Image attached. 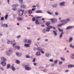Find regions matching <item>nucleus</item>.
I'll return each mask as SVG.
<instances>
[{
	"mask_svg": "<svg viewBox=\"0 0 74 74\" xmlns=\"http://www.w3.org/2000/svg\"><path fill=\"white\" fill-rule=\"evenodd\" d=\"M69 21H70V19L69 18H68L66 19V20H61V22H62L64 23L58 25V26H59V27H60V26H62V25H65V24H66V23H67V22H69Z\"/></svg>",
	"mask_w": 74,
	"mask_h": 74,
	"instance_id": "obj_1",
	"label": "nucleus"
},
{
	"mask_svg": "<svg viewBox=\"0 0 74 74\" xmlns=\"http://www.w3.org/2000/svg\"><path fill=\"white\" fill-rule=\"evenodd\" d=\"M25 70H27V71H29L31 70V68L30 67H29L28 65H25Z\"/></svg>",
	"mask_w": 74,
	"mask_h": 74,
	"instance_id": "obj_2",
	"label": "nucleus"
},
{
	"mask_svg": "<svg viewBox=\"0 0 74 74\" xmlns=\"http://www.w3.org/2000/svg\"><path fill=\"white\" fill-rule=\"evenodd\" d=\"M24 10H20L19 11V15L20 16H22V15H23V12Z\"/></svg>",
	"mask_w": 74,
	"mask_h": 74,
	"instance_id": "obj_3",
	"label": "nucleus"
},
{
	"mask_svg": "<svg viewBox=\"0 0 74 74\" xmlns=\"http://www.w3.org/2000/svg\"><path fill=\"white\" fill-rule=\"evenodd\" d=\"M16 55L18 57H20V56H22V53H21L16 52Z\"/></svg>",
	"mask_w": 74,
	"mask_h": 74,
	"instance_id": "obj_4",
	"label": "nucleus"
},
{
	"mask_svg": "<svg viewBox=\"0 0 74 74\" xmlns=\"http://www.w3.org/2000/svg\"><path fill=\"white\" fill-rule=\"evenodd\" d=\"M12 52V50H9V51H7L6 53L7 55L8 56H10L11 55V52Z\"/></svg>",
	"mask_w": 74,
	"mask_h": 74,
	"instance_id": "obj_5",
	"label": "nucleus"
},
{
	"mask_svg": "<svg viewBox=\"0 0 74 74\" xmlns=\"http://www.w3.org/2000/svg\"><path fill=\"white\" fill-rule=\"evenodd\" d=\"M14 42H15V40L13 39L11 40V44H12L13 47H14V45L15 44V43H14Z\"/></svg>",
	"mask_w": 74,
	"mask_h": 74,
	"instance_id": "obj_6",
	"label": "nucleus"
},
{
	"mask_svg": "<svg viewBox=\"0 0 74 74\" xmlns=\"http://www.w3.org/2000/svg\"><path fill=\"white\" fill-rule=\"evenodd\" d=\"M50 21H51V23H55V22L56 21V19L55 18H51L50 19Z\"/></svg>",
	"mask_w": 74,
	"mask_h": 74,
	"instance_id": "obj_7",
	"label": "nucleus"
},
{
	"mask_svg": "<svg viewBox=\"0 0 74 74\" xmlns=\"http://www.w3.org/2000/svg\"><path fill=\"white\" fill-rule=\"evenodd\" d=\"M5 62L2 61L1 62V64L3 66H5L6 65V62Z\"/></svg>",
	"mask_w": 74,
	"mask_h": 74,
	"instance_id": "obj_8",
	"label": "nucleus"
},
{
	"mask_svg": "<svg viewBox=\"0 0 74 74\" xmlns=\"http://www.w3.org/2000/svg\"><path fill=\"white\" fill-rule=\"evenodd\" d=\"M1 60L2 61H4V62H6V61H7V59L4 58V57H2L1 58Z\"/></svg>",
	"mask_w": 74,
	"mask_h": 74,
	"instance_id": "obj_9",
	"label": "nucleus"
},
{
	"mask_svg": "<svg viewBox=\"0 0 74 74\" xmlns=\"http://www.w3.org/2000/svg\"><path fill=\"white\" fill-rule=\"evenodd\" d=\"M10 68L12 70V71H15V68L13 66H11Z\"/></svg>",
	"mask_w": 74,
	"mask_h": 74,
	"instance_id": "obj_10",
	"label": "nucleus"
},
{
	"mask_svg": "<svg viewBox=\"0 0 74 74\" xmlns=\"http://www.w3.org/2000/svg\"><path fill=\"white\" fill-rule=\"evenodd\" d=\"M17 18L18 21H22V20H23V18L19 17H17Z\"/></svg>",
	"mask_w": 74,
	"mask_h": 74,
	"instance_id": "obj_11",
	"label": "nucleus"
},
{
	"mask_svg": "<svg viewBox=\"0 0 74 74\" xmlns=\"http://www.w3.org/2000/svg\"><path fill=\"white\" fill-rule=\"evenodd\" d=\"M36 56H40V55H41L40 52L39 51H38L36 53Z\"/></svg>",
	"mask_w": 74,
	"mask_h": 74,
	"instance_id": "obj_12",
	"label": "nucleus"
},
{
	"mask_svg": "<svg viewBox=\"0 0 74 74\" xmlns=\"http://www.w3.org/2000/svg\"><path fill=\"white\" fill-rule=\"evenodd\" d=\"M2 26H3V27H8V25L5 24H2Z\"/></svg>",
	"mask_w": 74,
	"mask_h": 74,
	"instance_id": "obj_13",
	"label": "nucleus"
},
{
	"mask_svg": "<svg viewBox=\"0 0 74 74\" xmlns=\"http://www.w3.org/2000/svg\"><path fill=\"white\" fill-rule=\"evenodd\" d=\"M48 28H49V29H55V28L54 27H52V26L50 25L48 27Z\"/></svg>",
	"mask_w": 74,
	"mask_h": 74,
	"instance_id": "obj_14",
	"label": "nucleus"
},
{
	"mask_svg": "<svg viewBox=\"0 0 74 74\" xmlns=\"http://www.w3.org/2000/svg\"><path fill=\"white\" fill-rule=\"evenodd\" d=\"M27 12L29 14H32V12H33L32 10H27Z\"/></svg>",
	"mask_w": 74,
	"mask_h": 74,
	"instance_id": "obj_15",
	"label": "nucleus"
},
{
	"mask_svg": "<svg viewBox=\"0 0 74 74\" xmlns=\"http://www.w3.org/2000/svg\"><path fill=\"white\" fill-rule=\"evenodd\" d=\"M14 47L15 49H20V47H19V46H15Z\"/></svg>",
	"mask_w": 74,
	"mask_h": 74,
	"instance_id": "obj_16",
	"label": "nucleus"
},
{
	"mask_svg": "<svg viewBox=\"0 0 74 74\" xmlns=\"http://www.w3.org/2000/svg\"><path fill=\"white\" fill-rule=\"evenodd\" d=\"M46 25L47 26H49L50 25V22L48 21L46 23Z\"/></svg>",
	"mask_w": 74,
	"mask_h": 74,
	"instance_id": "obj_17",
	"label": "nucleus"
},
{
	"mask_svg": "<svg viewBox=\"0 0 74 74\" xmlns=\"http://www.w3.org/2000/svg\"><path fill=\"white\" fill-rule=\"evenodd\" d=\"M36 22H35V24L36 25H39V22H38V19H36Z\"/></svg>",
	"mask_w": 74,
	"mask_h": 74,
	"instance_id": "obj_18",
	"label": "nucleus"
},
{
	"mask_svg": "<svg viewBox=\"0 0 74 74\" xmlns=\"http://www.w3.org/2000/svg\"><path fill=\"white\" fill-rule=\"evenodd\" d=\"M74 67V65L69 64L68 65V67L72 68Z\"/></svg>",
	"mask_w": 74,
	"mask_h": 74,
	"instance_id": "obj_19",
	"label": "nucleus"
},
{
	"mask_svg": "<svg viewBox=\"0 0 74 74\" xmlns=\"http://www.w3.org/2000/svg\"><path fill=\"white\" fill-rule=\"evenodd\" d=\"M27 43L29 44V45L32 44V40H29L27 41Z\"/></svg>",
	"mask_w": 74,
	"mask_h": 74,
	"instance_id": "obj_20",
	"label": "nucleus"
},
{
	"mask_svg": "<svg viewBox=\"0 0 74 74\" xmlns=\"http://www.w3.org/2000/svg\"><path fill=\"white\" fill-rule=\"evenodd\" d=\"M16 63H17V64H20V61H19V60H16Z\"/></svg>",
	"mask_w": 74,
	"mask_h": 74,
	"instance_id": "obj_21",
	"label": "nucleus"
},
{
	"mask_svg": "<svg viewBox=\"0 0 74 74\" xmlns=\"http://www.w3.org/2000/svg\"><path fill=\"white\" fill-rule=\"evenodd\" d=\"M73 27L72 26H69L66 28V29L69 30V29H72Z\"/></svg>",
	"mask_w": 74,
	"mask_h": 74,
	"instance_id": "obj_22",
	"label": "nucleus"
},
{
	"mask_svg": "<svg viewBox=\"0 0 74 74\" xmlns=\"http://www.w3.org/2000/svg\"><path fill=\"white\" fill-rule=\"evenodd\" d=\"M60 5H64V2H63L60 3Z\"/></svg>",
	"mask_w": 74,
	"mask_h": 74,
	"instance_id": "obj_23",
	"label": "nucleus"
},
{
	"mask_svg": "<svg viewBox=\"0 0 74 74\" xmlns=\"http://www.w3.org/2000/svg\"><path fill=\"white\" fill-rule=\"evenodd\" d=\"M24 46L26 47H30V45L29 44H25L24 45Z\"/></svg>",
	"mask_w": 74,
	"mask_h": 74,
	"instance_id": "obj_24",
	"label": "nucleus"
},
{
	"mask_svg": "<svg viewBox=\"0 0 74 74\" xmlns=\"http://www.w3.org/2000/svg\"><path fill=\"white\" fill-rule=\"evenodd\" d=\"M10 66H11V65H10V64H8V65H7V69H10Z\"/></svg>",
	"mask_w": 74,
	"mask_h": 74,
	"instance_id": "obj_25",
	"label": "nucleus"
},
{
	"mask_svg": "<svg viewBox=\"0 0 74 74\" xmlns=\"http://www.w3.org/2000/svg\"><path fill=\"white\" fill-rule=\"evenodd\" d=\"M37 51H41V50H42V49L41 48L40 49V47H38L37 48Z\"/></svg>",
	"mask_w": 74,
	"mask_h": 74,
	"instance_id": "obj_26",
	"label": "nucleus"
},
{
	"mask_svg": "<svg viewBox=\"0 0 74 74\" xmlns=\"http://www.w3.org/2000/svg\"><path fill=\"white\" fill-rule=\"evenodd\" d=\"M42 12L41 11L38 10L36 12V13H42Z\"/></svg>",
	"mask_w": 74,
	"mask_h": 74,
	"instance_id": "obj_27",
	"label": "nucleus"
},
{
	"mask_svg": "<svg viewBox=\"0 0 74 74\" xmlns=\"http://www.w3.org/2000/svg\"><path fill=\"white\" fill-rule=\"evenodd\" d=\"M50 31V29L48 28V27H47V29H46V31L47 32H49Z\"/></svg>",
	"mask_w": 74,
	"mask_h": 74,
	"instance_id": "obj_28",
	"label": "nucleus"
},
{
	"mask_svg": "<svg viewBox=\"0 0 74 74\" xmlns=\"http://www.w3.org/2000/svg\"><path fill=\"white\" fill-rule=\"evenodd\" d=\"M21 8H25L26 6L23 5H21Z\"/></svg>",
	"mask_w": 74,
	"mask_h": 74,
	"instance_id": "obj_29",
	"label": "nucleus"
},
{
	"mask_svg": "<svg viewBox=\"0 0 74 74\" xmlns=\"http://www.w3.org/2000/svg\"><path fill=\"white\" fill-rule=\"evenodd\" d=\"M7 18H8V14H7L5 17V20L7 19Z\"/></svg>",
	"mask_w": 74,
	"mask_h": 74,
	"instance_id": "obj_30",
	"label": "nucleus"
},
{
	"mask_svg": "<svg viewBox=\"0 0 74 74\" xmlns=\"http://www.w3.org/2000/svg\"><path fill=\"white\" fill-rule=\"evenodd\" d=\"M63 32H62L60 34V38H62V35H63Z\"/></svg>",
	"mask_w": 74,
	"mask_h": 74,
	"instance_id": "obj_31",
	"label": "nucleus"
},
{
	"mask_svg": "<svg viewBox=\"0 0 74 74\" xmlns=\"http://www.w3.org/2000/svg\"><path fill=\"white\" fill-rule=\"evenodd\" d=\"M40 52L41 53H42V54H44V52L43 51V49H42L41 51Z\"/></svg>",
	"mask_w": 74,
	"mask_h": 74,
	"instance_id": "obj_32",
	"label": "nucleus"
},
{
	"mask_svg": "<svg viewBox=\"0 0 74 74\" xmlns=\"http://www.w3.org/2000/svg\"><path fill=\"white\" fill-rule=\"evenodd\" d=\"M72 40H73V38H72V37H71L69 38V42H71V41Z\"/></svg>",
	"mask_w": 74,
	"mask_h": 74,
	"instance_id": "obj_33",
	"label": "nucleus"
},
{
	"mask_svg": "<svg viewBox=\"0 0 74 74\" xmlns=\"http://www.w3.org/2000/svg\"><path fill=\"white\" fill-rule=\"evenodd\" d=\"M26 58H30V57L28 55H26Z\"/></svg>",
	"mask_w": 74,
	"mask_h": 74,
	"instance_id": "obj_34",
	"label": "nucleus"
},
{
	"mask_svg": "<svg viewBox=\"0 0 74 74\" xmlns=\"http://www.w3.org/2000/svg\"><path fill=\"white\" fill-rule=\"evenodd\" d=\"M27 39H25L24 40V42H27Z\"/></svg>",
	"mask_w": 74,
	"mask_h": 74,
	"instance_id": "obj_35",
	"label": "nucleus"
},
{
	"mask_svg": "<svg viewBox=\"0 0 74 74\" xmlns=\"http://www.w3.org/2000/svg\"><path fill=\"white\" fill-rule=\"evenodd\" d=\"M12 10H14V11H16V8H12Z\"/></svg>",
	"mask_w": 74,
	"mask_h": 74,
	"instance_id": "obj_36",
	"label": "nucleus"
},
{
	"mask_svg": "<svg viewBox=\"0 0 74 74\" xmlns=\"http://www.w3.org/2000/svg\"><path fill=\"white\" fill-rule=\"evenodd\" d=\"M17 38H21V35H18L17 36Z\"/></svg>",
	"mask_w": 74,
	"mask_h": 74,
	"instance_id": "obj_37",
	"label": "nucleus"
},
{
	"mask_svg": "<svg viewBox=\"0 0 74 74\" xmlns=\"http://www.w3.org/2000/svg\"><path fill=\"white\" fill-rule=\"evenodd\" d=\"M23 0H19V2L21 3V4H22V2H23Z\"/></svg>",
	"mask_w": 74,
	"mask_h": 74,
	"instance_id": "obj_38",
	"label": "nucleus"
},
{
	"mask_svg": "<svg viewBox=\"0 0 74 74\" xmlns=\"http://www.w3.org/2000/svg\"><path fill=\"white\" fill-rule=\"evenodd\" d=\"M36 18H41V17L40 16H35Z\"/></svg>",
	"mask_w": 74,
	"mask_h": 74,
	"instance_id": "obj_39",
	"label": "nucleus"
},
{
	"mask_svg": "<svg viewBox=\"0 0 74 74\" xmlns=\"http://www.w3.org/2000/svg\"><path fill=\"white\" fill-rule=\"evenodd\" d=\"M61 59L62 60H63V61H64L65 60V59H64V58H63L62 57L61 58Z\"/></svg>",
	"mask_w": 74,
	"mask_h": 74,
	"instance_id": "obj_40",
	"label": "nucleus"
},
{
	"mask_svg": "<svg viewBox=\"0 0 74 74\" xmlns=\"http://www.w3.org/2000/svg\"><path fill=\"white\" fill-rule=\"evenodd\" d=\"M70 47H72L73 48H74V46L72 45V44H71L70 45Z\"/></svg>",
	"mask_w": 74,
	"mask_h": 74,
	"instance_id": "obj_41",
	"label": "nucleus"
},
{
	"mask_svg": "<svg viewBox=\"0 0 74 74\" xmlns=\"http://www.w3.org/2000/svg\"><path fill=\"white\" fill-rule=\"evenodd\" d=\"M35 20L36 18H35L34 17L32 19V20L33 21H35Z\"/></svg>",
	"mask_w": 74,
	"mask_h": 74,
	"instance_id": "obj_42",
	"label": "nucleus"
},
{
	"mask_svg": "<svg viewBox=\"0 0 74 74\" xmlns=\"http://www.w3.org/2000/svg\"><path fill=\"white\" fill-rule=\"evenodd\" d=\"M35 61H36V58H34L33 59V60L32 62H35Z\"/></svg>",
	"mask_w": 74,
	"mask_h": 74,
	"instance_id": "obj_43",
	"label": "nucleus"
},
{
	"mask_svg": "<svg viewBox=\"0 0 74 74\" xmlns=\"http://www.w3.org/2000/svg\"><path fill=\"white\" fill-rule=\"evenodd\" d=\"M71 58L72 59H74V54H73V56L71 57Z\"/></svg>",
	"mask_w": 74,
	"mask_h": 74,
	"instance_id": "obj_44",
	"label": "nucleus"
},
{
	"mask_svg": "<svg viewBox=\"0 0 74 74\" xmlns=\"http://www.w3.org/2000/svg\"><path fill=\"white\" fill-rule=\"evenodd\" d=\"M47 12L48 14H50V15H52V13H51V12Z\"/></svg>",
	"mask_w": 74,
	"mask_h": 74,
	"instance_id": "obj_45",
	"label": "nucleus"
},
{
	"mask_svg": "<svg viewBox=\"0 0 74 74\" xmlns=\"http://www.w3.org/2000/svg\"><path fill=\"white\" fill-rule=\"evenodd\" d=\"M58 30L60 32H63V29H60L59 28H58Z\"/></svg>",
	"mask_w": 74,
	"mask_h": 74,
	"instance_id": "obj_46",
	"label": "nucleus"
},
{
	"mask_svg": "<svg viewBox=\"0 0 74 74\" xmlns=\"http://www.w3.org/2000/svg\"><path fill=\"white\" fill-rule=\"evenodd\" d=\"M45 32H46V30H45V29L43 30L42 32L43 33H45Z\"/></svg>",
	"mask_w": 74,
	"mask_h": 74,
	"instance_id": "obj_47",
	"label": "nucleus"
},
{
	"mask_svg": "<svg viewBox=\"0 0 74 74\" xmlns=\"http://www.w3.org/2000/svg\"><path fill=\"white\" fill-rule=\"evenodd\" d=\"M37 64L36 63H33L34 65V66H36L37 65Z\"/></svg>",
	"mask_w": 74,
	"mask_h": 74,
	"instance_id": "obj_48",
	"label": "nucleus"
},
{
	"mask_svg": "<svg viewBox=\"0 0 74 74\" xmlns=\"http://www.w3.org/2000/svg\"><path fill=\"white\" fill-rule=\"evenodd\" d=\"M0 69H1V70H2L3 71L4 70V68H3L1 67L0 68Z\"/></svg>",
	"mask_w": 74,
	"mask_h": 74,
	"instance_id": "obj_49",
	"label": "nucleus"
},
{
	"mask_svg": "<svg viewBox=\"0 0 74 74\" xmlns=\"http://www.w3.org/2000/svg\"><path fill=\"white\" fill-rule=\"evenodd\" d=\"M1 21H3L4 19V17H2L1 18Z\"/></svg>",
	"mask_w": 74,
	"mask_h": 74,
	"instance_id": "obj_50",
	"label": "nucleus"
},
{
	"mask_svg": "<svg viewBox=\"0 0 74 74\" xmlns=\"http://www.w3.org/2000/svg\"><path fill=\"white\" fill-rule=\"evenodd\" d=\"M24 13L25 14H26L27 12L26 11H24Z\"/></svg>",
	"mask_w": 74,
	"mask_h": 74,
	"instance_id": "obj_51",
	"label": "nucleus"
},
{
	"mask_svg": "<svg viewBox=\"0 0 74 74\" xmlns=\"http://www.w3.org/2000/svg\"><path fill=\"white\" fill-rule=\"evenodd\" d=\"M49 61L50 62H53V60L52 59H50L49 60Z\"/></svg>",
	"mask_w": 74,
	"mask_h": 74,
	"instance_id": "obj_52",
	"label": "nucleus"
},
{
	"mask_svg": "<svg viewBox=\"0 0 74 74\" xmlns=\"http://www.w3.org/2000/svg\"><path fill=\"white\" fill-rule=\"evenodd\" d=\"M53 33H54L55 35H56V31H53Z\"/></svg>",
	"mask_w": 74,
	"mask_h": 74,
	"instance_id": "obj_53",
	"label": "nucleus"
},
{
	"mask_svg": "<svg viewBox=\"0 0 74 74\" xmlns=\"http://www.w3.org/2000/svg\"><path fill=\"white\" fill-rule=\"evenodd\" d=\"M8 44H10V41L8 40L7 42Z\"/></svg>",
	"mask_w": 74,
	"mask_h": 74,
	"instance_id": "obj_54",
	"label": "nucleus"
},
{
	"mask_svg": "<svg viewBox=\"0 0 74 74\" xmlns=\"http://www.w3.org/2000/svg\"><path fill=\"white\" fill-rule=\"evenodd\" d=\"M62 62H59V64H62Z\"/></svg>",
	"mask_w": 74,
	"mask_h": 74,
	"instance_id": "obj_55",
	"label": "nucleus"
},
{
	"mask_svg": "<svg viewBox=\"0 0 74 74\" xmlns=\"http://www.w3.org/2000/svg\"><path fill=\"white\" fill-rule=\"evenodd\" d=\"M66 73H67V72H69V70H66L65 71Z\"/></svg>",
	"mask_w": 74,
	"mask_h": 74,
	"instance_id": "obj_56",
	"label": "nucleus"
},
{
	"mask_svg": "<svg viewBox=\"0 0 74 74\" xmlns=\"http://www.w3.org/2000/svg\"><path fill=\"white\" fill-rule=\"evenodd\" d=\"M8 2V4H9V2H10V0H7Z\"/></svg>",
	"mask_w": 74,
	"mask_h": 74,
	"instance_id": "obj_57",
	"label": "nucleus"
},
{
	"mask_svg": "<svg viewBox=\"0 0 74 74\" xmlns=\"http://www.w3.org/2000/svg\"><path fill=\"white\" fill-rule=\"evenodd\" d=\"M36 10V9H35L33 8L32 9V11H34V10Z\"/></svg>",
	"mask_w": 74,
	"mask_h": 74,
	"instance_id": "obj_58",
	"label": "nucleus"
},
{
	"mask_svg": "<svg viewBox=\"0 0 74 74\" xmlns=\"http://www.w3.org/2000/svg\"><path fill=\"white\" fill-rule=\"evenodd\" d=\"M56 15H58V12H56Z\"/></svg>",
	"mask_w": 74,
	"mask_h": 74,
	"instance_id": "obj_59",
	"label": "nucleus"
},
{
	"mask_svg": "<svg viewBox=\"0 0 74 74\" xmlns=\"http://www.w3.org/2000/svg\"><path fill=\"white\" fill-rule=\"evenodd\" d=\"M36 7V5H33V8H34V7Z\"/></svg>",
	"mask_w": 74,
	"mask_h": 74,
	"instance_id": "obj_60",
	"label": "nucleus"
},
{
	"mask_svg": "<svg viewBox=\"0 0 74 74\" xmlns=\"http://www.w3.org/2000/svg\"><path fill=\"white\" fill-rule=\"evenodd\" d=\"M44 26H45V25H41V27H44Z\"/></svg>",
	"mask_w": 74,
	"mask_h": 74,
	"instance_id": "obj_61",
	"label": "nucleus"
},
{
	"mask_svg": "<svg viewBox=\"0 0 74 74\" xmlns=\"http://www.w3.org/2000/svg\"><path fill=\"white\" fill-rule=\"evenodd\" d=\"M2 34H3V33H2L0 34V35L1 36H2Z\"/></svg>",
	"mask_w": 74,
	"mask_h": 74,
	"instance_id": "obj_62",
	"label": "nucleus"
},
{
	"mask_svg": "<svg viewBox=\"0 0 74 74\" xmlns=\"http://www.w3.org/2000/svg\"><path fill=\"white\" fill-rule=\"evenodd\" d=\"M17 25L18 26H19V23H17Z\"/></svg>",
	"mask_w": 74,
	"mask_h": 74,
	"instance_id": "obj_63",
	"label": "nucleus"
},
{
	"mask_svg": "<svg viewBox=\"0 0 74 74\" xmlns=\"http://www.w3.org/2000/svg\"><path fill=\"white\" fill-rule=\"evenodd\" d=\"M45 41H48V39H46L45 40Z\"/></svg>",
	"mask_w": 74,
	"mask_h": 74,
	"instance_id": "obj_64",
	"label": "nucleus"
}]
</instances>
